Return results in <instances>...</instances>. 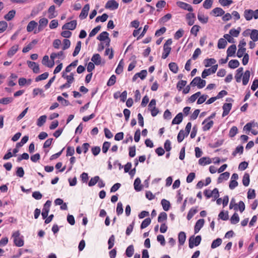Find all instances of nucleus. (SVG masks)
Here are the masks:
<instances>
[{"mask_svg": "<svg viewBox=\"0 0 258 258\" xmlns=\"http://www.w3.org/2000/svg\"><path fill=\"white\" fill-rule=\"evenodd\" d=\"M205 223V220L203 219H201L198 220L195 226V233H197L200 230V229L203 227Z\"/></svg>", "mask_w": 258, "mask_h": 258, "instance_id": "nucleus-11", "label": "nucleus"}, {"mask_svg": "<svg viewBox=\"0 0 258 258\" xmlns=\"http://www.w3.org/2000/svg\"><path fill=\"white\" fill-rule=\"evenodd\" d=\"M211 13H213L215 16H221L224 14L225 12L221 8H216L212 10Z\"/></svg>", "mask_w": 258, "mask_h": 258, "instance_id": "nucleus-24", "label": "nucleus"}, {"mask_svg": "<svg viewBox=\"0 0 258 258\" xmlns=\"http://www.w3.org/2000/svg\"><path fill=\"white\" fill-rule=\"evenodd\" d=\"M240 31H241L240 27H238L237 28V29H232L230 30L229 34L234 37H237L238 36Z\"/></svg>", "mask_w": 258, "mask_h": 258, "instance_id": "nucleus-45", "label": "nucleus"}, {"mask_svg": "<svg viewBox=\"0 0 258 258\" xmlns=\"http://www.w3.org/2000/svg\"><path fill=\"white\" fill-rule=\"evenodd\" d=\"M243 75V68H239L236 71V74L235 76V78L237 82H240L241 81V77Z\"/></svg>", "mask_w": 258, "mask_h": 258, "instance_id": "nucleus-23", "label": "nucleus"}, {"mask_svg": "<svg viewBox=\"0 0 258 258\" xmlns=\"http://www.w3.org/2000/svg\"><path fill=\"white\" fill-rule=\"evenodd\" d=\"M211 159L208 157H204L200 158L199 160V164L201 165L204 166L207 164L211 163Z\"/></svg>", "mask_w": 258, "mask_h": 258, "instance_id": "nucleus-17", "label": "nucleus"}, {"mask_svg": "<svg viewBox=\"0 0 258 258\" xmlns=\"http://www.w3.org/2000/svg\"><path fill=\"white\" fill-rule=\"evenodd\" d=\"M250 38L253 41H256L258 40V30L253 29L251 31L250 33Z\"/></svg>", "mask_w": 258, "mask_h": 258, "instance_id": "nucleus-41", "label": "nucleus"}, {"mask_svg": "<svg viewBox=\"0 0 258 258\" xmlns=\"http://www.w3.org/2000/svg\"><path fill=\"white\" fill-rule=\"evenodd\" d=\"M37 26V23H36L34 21H30L27 26V30L28 32H31L32 31L35 27Z\"/></svg>", "mask_w": 258, "mask_h": 258, "instance_id": "nucleus-28", "label": "nucleus"}, {"mask_svg": "<svg viewBox=\"0 0 258 258\" xmlns=\"http://www.w3.org/2000/svg\"><path fill=\"white\" fill-rule=\"evenodd\" d=\"M239 66L238 60L236 59H232L229 61L228 66L231 69H235Z\"/></svg>", "mask_w": 258, "mask_h": 258, "instance_id": "nucleus-31", "label": "nucleus"}, {"mask_svg": "<svg viewBox=\"0 0 258 258\" xmlns=\"http://www.w3.org/2000/svg\"><path fill=\"white\" fill-rule=\"evenodd\" d=\"M77 24V21L73 20L63 25L62 27V29L64 30H73L76 28Z\"/></svg>", "mask_w": 258, "mask_h": 258, "instance_id": "nucleus-7", "label": "nucleus"}, {"mask_svg": "<svg viewBox=\"0 0 258 258\" xmlns=\"http://www.w3.org/2000/svg\"><path fill=\"white\" fill-rule=\"evenodd\" d=\"M237 127L235 126H233L231 128L229 131V136L231 138L234 137L237 134Z\"/></svg>", "mask_w": 258, "mask_h": 258, "instance_id": "nucleus-52", "label": "nucleus"}, {"mask_svg": "<svg viewBox=\"0 0 258 258\" xmlns=\"http://www.w3.org/2000/svg\"><path fill=\"white\" fill-rule=\"evenodd\" d=\"M231 223L233 224H235L239 221V218L238 214L235 213L230 219Z\"/></svg>", "mask_w": 258, "mask_h": 258, "instance_id": "nucleus-51", "label": "nucleus"}, {"mask_svg": "<svg viewBox=\"0 0 258 258\" xmlns=\"http://www.w3.org/2000/svg\"><path fill=\"white\" fill-rule=\"evenodd\" d=\"M19 236L20 233L19 231H16L13 234L15 244L18 247H21L24 245V241Z\"/></svg>", "mask_w": 258, "mask_h": 258, "instance_id": "nucleus-4", "label": "nucleus"}, {"mask_svg": "<svg viewBox=\"0 0 258 258\" xmlns=\"http://www.w3.org/2000/svg\"><path fill=\"white\" fill-rule=\"evenodd\" d=\"M214 122L213 120H210L207 122L203 127V130L204 131L209 130L213 125Z\"/></svg>", "mask_w": 258, "mask_h": 258, "instance_id": "nucleus-59", "label": "nucleus"}, {"mask_svg": "<svg viewBox=\"0 0 258 258\" xmlns=\"http://www.w3.org/2000/svg\"><path fill=\"white\" fill-rule=\"evenodd\" d=\"M213 0H205L203 3V7L206 9H209L212 7Z\"/></svg>", "mask_w": 258, "mask_h": 258, "instance_id": "nucleus-54", "label": "nucleus"}, {"mask_svg": "<svg viewBox=\"0 0 258 258\" xmlns=\"http://www.w3.org/2000/svg\"><path fill=\"white\" fill-rule=\"evenodd\" d=\"M151 220L150 218H146L141 223V229H144L148 226L151 223Z\"/></svg>", "mask_w": 258, "mask_h": 258, "instance_id": "nucleus-46", "label": "nucleus"}, {"mask_svg": "<svg viewBox=\"0 0 258 258\" xmlns=\"http://www.w3.org/2000/svg\"><path fill=\"white\" fill-rule=\"evenodd\" d=\"M222 243V239L220 238H218L214 240L211 244L212 248H215L219 246Z\"/></svg>", "mask_w": 258, "mask_h": 258, "instance_id": "nucleus-43", "label": "nucleus"}, {"mask_svg": "<svg viewBox=\"0 0 258 258\" xmlns=\"http://www.w3.org/2000/svg\"><path fill=\"white\" fill-rule=\"evenodd\" d=\"M249 175L248 173H245L243 177L242 183L244 186H247L249 185Z\"/></svg>", "mask_w": 258, "mask_h": 258, "instance_id": "nucleus-38", "label": "nucleus"}, {"mask_svg": "<svg viewBox=\"0 0 258 258\" xmlns=\"http://www.w3.org/2000/svg\"><path fill=\"white\" fill-rule=\"evenodd\" d=\"M250 73L249 71L247 70L245 72L243 78H242V84L243 85H246L249 81L250 78Z\"/></svg>", "mask_w": 258, "mask_h": 258, "instance_id": "nucleus-19", "label": "nucleus"}, {"mask_svg": "<svg viewBox=\"0 0 258 258\" xmlns=\"http://www.w3.org/2000/svg\"><path fill=\"white\" fill-rule=\"evenodd\" d=\"M89 9L90 6L89 4H86L84 6L79 16L81 19H84L87 17Z\"/></svg>", "mask_w": 258, "mask_h": 258, "instance_id": "nucleus-9", "label": "nucleus"}, {"mask_svg": "<svg viewBox=\"0 0 258 258\" xmlns=\"http://www.w3.org/2000/svg\"><path fill=\"white\" fill-rule=\"evenodd\" d=\"M140 184H141V180L139 177H138L135 179V180L134 181V188L136 191H140L142 189V186L141 185H140Z\"/></svg>", "mask_w": 258, "mask_h": 258, "instance_id": "nucleus-30", "label": "nucleus"}, {"mask_svg": "<svg viewBox=\"0 0 258 258\" xmlns=\"http://www.w3.org/2000/svg\"><path fill=\"white\" fill-rule=\"evenodd\" d=\"M81 44H82L81 41H79L77 42V45H76L75 50H74V51L73 53V56H77L78 54V53H79V52L81 50Z\"/></svg>", "mask_w": 258, "mask_h": 258, "instance_id": "nucleus-40", "label": "nucleus"}, {"mask_svg": "<svg viewBox=\"0 0 258 258\" xmlns=\"http://www.w3.org/2000/svg\"><path fill=\"white\" fill-rule=\"evenodd\" d=\"M171 48L170 47L163 46L164 52L162 55V58L163 59H165L168 57L171 51Z\"/></svg>", "mask_w": 258, "mask_h": 258, "instance_id": "nucleus-33", "label": "nucleus"}, {"mask_svg": "<svg viewBox=\"0 0 258 258\" xmlns=\"http://www.w3.org/2000/svg\"><path fill=\"white\" fill-rule=\"evenodd\" d=\"M48 13L49 14L48 18L49 19H52L56 17V15L54 14L55 13V6L52 5L49 7L48 10Z\"/></svg>", "mask_w": 258, "mask_h": 258, "instance_id": "nucleus-39", "label": "nucleus"}, {"mask_svg": "<svg viewBox=\"0 0 258 258\" xmlns=\"http://www.w3.org/2000/svg\"><path fill=\"white\" fill-rule=\"evenodd\" d=\"M201 236L200 235L197 236L195 238L194 236H191L189 239V247L192 248L195 246H198L200 244L201 241Z\"/></svg>", "mask_w": 258, "mask_h": 258, "instance_id": "nucleus-2", "label": "nucleus"}, {"mask_svg": "<svg viewBox=\"0 0 258 258\" xmlns=\"http://www.w3.org/2000/svg\"><path fill=\"white\" fill-rule=\"evenodd\" d=\"M186 18L188 20V25L191 26L194 24L195 15L194 13H188L186 16Z\"/></svg>", "mask_w": 258, "mask_h": 258, "instance_id": "nucleus-18", "label": "nucleus"}, {"mask_svg": "<svg viewBox=\"0 0 258 258\" xmlns=\"http://www.w3.org/2000/svg\"><path fill=\"white\" fill-rule=\"evenodd\" d=\"M177 4L179 7L183 10H187L189 12H192L193 11L192 7L187 3L182 2H178L177 3Z\"/></svg>", "mask_w": 258, "mask_h": 258, "instance_id": "nucleus-10", "label": "nucleus"}, {"mask_svg": "<svg viewBox=\"0 0 258 258\" xmlns=\"http://www.w3.org/2000/svg\"><path fill=\"white\" fill-rule=\"evenodd\" d=\"M48 22V20L45 18L40 19L39 21V25L38 28V31H42L47 26Z\"/></svg>", "mask_w": 258, "mask_h": 258, "instance_id": "nucleus-14", "label": "nucleus"}, {"mask_svg": "<svg viewBox=\"0 0 258 258\" xmlns=\"http://www.w3.org/2000/svg\"><path fill=\"white\" fill-rule=\"evenodd\" d=\"M204 61L206 62L205 66L206 67H208L211 65L215 63L216 60L214 58H207L204 60Z\"/></svg>", "mask_w": 258, "mask_h": 258, "instance_id": "nucleus-57", "label": "nucleus"}, {"mask_svg": "<svg viewBox=\"0 0 258 258\" xmlns=\"http://www.w3.org/2000/svg\"><path fill=\"white\" fill-rule=\"evenodd\" d=\"M236 50V46L235 44H232L230 46L227 50V57L234 56Z\"/></svg>", "mask_w": 258, "mask_h": 258, "instance_id": "nucleus-13", "label": "nucleus"}, {"mask_svg": "<svg viewBox=\"0 0 258 258\" xmlns=\"http://www.w3.org/2000/svg\"><path fill=\"white\" fill-rule=\"evenodd\" d=\"M253 11L250 9L245 10L244 12V16L247 21L251 20L253 18Z\"/></svg>", "mask_w": 258, "mask_h": 258, "instance_id": "nucleus-15", "label": "nucleus"}, {"mask_svg": "<svg viewBox=\"0 0 258 258\" xmlns=\"http://www.w3.org/2000/svg\"><path fill=\"white\" fill-rule=\"evenodd\" d=\"M57 101L61 102V103L64 106H68L70 105V102L68 100L64 99L61 96H59L57 98Z\"/></svg>", "mask_w": 258, "mask_h": 258, "instance_id": "nucleus-62", "label": "nucleus"}, {"mask_svg": "<svg viewBox=\"0 0 258 258\" xmlns=\"http://www.w3.org/2000/svg\"><path fill=\"white\" fill-rule=\"evenodd\" d=\"M206 82L201 79L200 77H195L190 82V85L192 86H197L199 89L203 88L206 86Z\"/></svg>", "mask_w": 258, "mask_h": 258, "instance_id": "nucleus-1", "label": "nucleus"}, {"mask_svg": "<svg viewBox=\"0 0 258 258\" xmlns=\"http://www.w3.org/2000/svg\"><path fill=\"white\" fill-rule=\"evenodd\" d=\"M100 178L98 176H95V177L91 178L90 180L88 183V185L89 186H93L95 185L97 182L99 180Z\"/></svg>", "mask_w": 258, "mask_h": 258, "instance_id": "nucleus-44", "label": "nucleus"}, {"mask_svg": "<svg viewBox=\"0 0 258 258\" xmlns=\"http://www.w3.org/2000/svg\"><path fill=\"white\" fill-rule=\"evenodd\" d=\"M48 73L47 72H45L38 76H37L36 78H35V81L36 82H39L40 81H41V80H45L48 77Z\"/></svg>", "mask_w": 258, "mask_h": 258, "instance_id": "nucleus-48", "label": "nucleus"}, {"mask_svg": "<svg viewBox=\"0 0 258 258\" xmlns=\"http://www.w3.org/2000/svg\"><path fill=\"white\" fill-rule=\"evenodd\" d=\"M227 44V42L225 39L220 38L218 40V47L219 49H223L226 47Z\"/></svg>", "mask_w": 258, "mask_h": 258, "instance_id": "nucleus-35", "label": "nucleus"}, {"mask_svg": "<svg viewBox=\"0 0 258 258\" xmlns=\"http://www.w3.org/2000/svg\"><path fill=\"white\" fill-rule=\"evenodd\" d=\"M230 176V173L228 172H225L221 173L218 178V183H221L223 180H227Z\"/></svg>", "mask_w": 258, "mask_h": 258, "instance_id": "nucleus-25", "label": "nucleus"}, {"mask_svg": "<svg viewBox=\"0 0 258 258\" xmlns=\"http://www.w3.org/2000/svg\"><path fill=\"white\" fill-rule=\"evenodd\" d=\"M187 83V82L186 81L184 80H181L179 81L177 84V89L178 91H180L182 88L184 87Z\"/></svg>", "mask_w": 258, "mask_h": 258, "instance_id": "nucleus-64", "label": "nucleus"}, {"mask_svg": "<svg viewBox=\"0 0 258 258\" xmlns=\"http://www.w3.org/2000/svg\"><path fill=\"white\" fill-rule=\"evenodd\" d=\"M47 116L45 115H43L39 117L37 119V125L38 126H42L44 123L46 122Z\"/></svg>", "mask_w": 258, "mask_h": 258, "instance_id": "nucleus-36", "label": "nucleus"}, {"mask_svg": "<svg viewBox=\"0 0 258 258\" xmlns=\"http://www.w3.org/2000/svg\"><path fill=\"white\" fill-rule=\"evenodd\" d=\"M243 151V147L241 145L237 146L235 151L233 152L232 155L233 156H235L236 154L238 153L240 154H242Z\"/></svg>", "mask_w": 258, "mask_h": 258, "instance_id": "nucleus-56", "label": "nucleus"}, {"mask_svg": "<svg viewBox=\"0 0 258 258\" xmlns=\"http://www.w3.org/2000/svg\"><path fill=\"white\" fill-rule=\"evenodd\" d=\"M198 212V210L197 208L194 209L191 208L188 212L187 215V220H190L194 215L196 214Z\"/></svg>", "mask_w": 258, "mask_h": 258, "instance_id": "nucleus-50", "label": "nucleus"}, {"mask_svg": "<svg viewBox=\"0 0 258 258\" xmlns=\"http://www.w3.org/2000/svg\"><path fill=\"white\" fill-rule=\"evenodd\" d=\"M198 20L202 23L206 24L208 21V17H205L203 14H198Z\"/></svg>", "mask_w": 258, "mask_h": 258, "instance_id": "nucleus-47", "label": "nucleus"}, {"mask_svg": "<svg viewBox=\"0 0 258 258\" xmlns=\"http://www.w3.org/2000/svg\"><path fill=\"white\" fill-rule=\"evenodd\" d=\"M218 216L219 218L223 220H227L228 219V213L227 211H226L225 213L223 211H221Z\"/></svg>", "mask_w": 258, "mask_h": 258, "instance_id": "nucleus-60", "label": "nucleus"}, {"mask_svg": "<svg viewBox=\"0 0 258 258\" xmlns=\"http://www.w3.org/2000/svg\"><path fill=\"white\" fill-rule=\"evenodd\" d=\"M13 99L11 97H6L0 99V103L3 104H8L13 101Z\"/></svg>", "mask_w": 258, "mask_h": 258, "instance_id": "nucleus-58", "label": "nucleus"}, {"mask_svg": "<svg viewBox=\"0 0 258 258\" xmlns=\"http://www.w3.org/2000/svg\"><path fill=\"white\" fill-rule=\"evenodd\" d=\"M218 67V64H215L210 69H205L202 73V77L205 79L210 74H214L216 72Z\"/></svg>", "mask_w": 258, "mask_h": 258, "instance_id": "nucleus-3", "label": "nucleus"}, {"mask_svg": "<svg viewBox=\"0 0 258 258\" xmlns=\"http://www.w3.org/2000/svg\"><path fill=\"white\" fill-rule=\"evenodd\" d=\"M108 17V16L106 14H103L101 16H98L95 20L96 22H98L99 21H101L102 22H104L106 21Z\"/></svg>", "mask_w": 258, "mask_h": 258, "instance_id": "nucleus-53", "label": "nucleus"}, {"mask_svg": "<svg viewBox=\"0 0 258 258\" xmlns=\"http://www.w3.org/2000/svg\"><path fill=\"white\" fill-rule=\"evenodd\" d=\"M200 27L199 25H194L190 30V33L197 36L198 32L199 31Z\"/></svg>", "mask_w": 258, "mask_h": 258, "instance_id": "nucleus-63", "label": "nucleus"}, {"mask_svg": "<svg viewBox=\"0 0 258 258\" xmlns=\"http://www.w3.org/2000/svg\"><path fill=\"white\" fill-rule=\"evenodd\" d=\"M118 3L115 0H109L106 3L105 8L111 10H114L118 8Z\"/></svg>", "mask_w": 258, "mask_h": 258, "instance_id": "nucleus-6", "label": "nucleus"}, {"mask_svg": "<svg viewBox=\"0 0 258 258\" xmlns=\"http://www.w3.org/2000/svg\"><path fill=\"white\" fill-rule=\"evenodd\" d=\"M161 204L164 211H167L169 210L170 208V203L168 201L165 199H162L161 200Z\"/></svg>", "mask_w": 258, "mask_h": 258, "instance_id": "nucleus-27", "label": "nucleus"}, {"mask_svg": "<svg viewBox=\"0 0 258 258\" xmlns=\"http://www.w3.org/2000/svg\"><path fill=\"white\" fill-rule=\"evenodd\" d=\"M183 119V115L181 112L178 113L176 116L174 118V119L172 121V124H179L182 120Z\"/></svg>", "mask_w": 258, "mask_h": 258, "instance_id": "nucleus-16", "label": "nucleus"}, {"mask_svg": "<svg viewBox=\"0 0 258 258\" xmlns=\"http://www.w3.org/2000/svg\"><path fill=\"white\" fill-rule=\"evenodd\" d=\"M51 204V202L49 200H48L46 202L43 206L41 215L43 219H46L48 216Z\"/></svg>", "mask_w": 258, "mask_h": 258, "instance_id": "nucleus-5", "label": "nucleus"}, {"mask_svg": "<svg viewBox=\"0 0 258 258\" xmlns=\"http://www.w3.org/2000/svg\"><path fill=\"white\" fill-rule=\"evenodd\" d=\"M108 36H109L108 33L106 31H104V32H102V33H101L98 36L97 38L98 40H99L101 41H105V40L108 39V38H109Z\"/></svg>", "mask_w": 258, "mask_h": 258, "instance_id": "nucleus-26", "label": "nucleus"}, {"mask_svg": "<svg viewBox=\"0 0 258 258\" xmlns=\"http://www.w3.org/2000/svg\"><path fill=\"white\" fill-rule=\"evenodd\" d=\"M185 137H186L185 136V133L184 132L183 130H180L177 136V141L179 143L181 142Z\"/></svg>", "mask_w": 258, "mask_h": 258, "instance_id": "nucleus-55", "label": "nucleus"}, {"mask_svg": "<svg viewBox=\"0 0 258 258\" xmlns=\"http://www.w3.org/2000/svg\"><path fill=\"white\" fill-rule=\"evenodd\" d=\"M124 62L123 59H121L118 64L117 68L115 70V73L119 75L123 72Z\"/></svg>", "mask_w": 258, "mask_h": 258, "instance_id": "nucleus-32", "label": "nucleus"}, {"mask_svg": "<svg viewBox=\"0 0 258 258\" xmlns=\"http://www.w3.org/2000/svg\"><path fill=\"white\" fill-rule=\"evenodd\" d=\"M29 139V137L27 136H25L22 138L21 141L19 143H17L16 144L17 148H19L20 147L22 146L24 144L26 143Z\"/></svg>", "mask_w": 258, "mask_h": 258, "instance_id": "nucleus-49", "label": "nucleus"}, {"mask_svg": "<svg viewBox=\"0 0 258 258\" xmlns=\"http://www.w3.org/2000/svg\"><path fill=\"white\" fill-rule=\"evenodd\" d=\"M15 10H11L4 16V18L7 21H10L15 17Z\"/></svg>", "mask_w": 258, "mask_h": 258, "instance_id": "nucleus-34", "label": "nucleus"}, {"mask_svg": "<svg viewBox=\"0 0 258 258\" xmlns=\"http://www.w3.org/2000/svg\"><path fill=\"white\" fill-rule=\"evenodd\" d=\"M169 68L170 71L174 73H176L178 72V68L177 64L175 62H170L169 64Z\"/></svg>", "mask_w": 258, "mask_h": 258, "instance_id": "nucleus-42", "label": "nucleus"}, {"mask_svg": "<svg viewBox=\"0 0 258 258\" xmlns=\"http://www.w3.org/2000/svg\"><path fill=\"white\" fill-rule=\"evenodd\" d=\"M19 48L18 45H15L13 46L8 51L7 55L9 57L13 56L18 51Z\"/></svg>", "mask_w": 258, "mask_h": 258, "instance_id": "nucleus-21", "label": "nucleus"}, {"mask_svg": "<svg viewBox=\"0 0 258 258\" xmlns=\"http://www.w3.org/2000/svg\"><path fill=\"white\" fill-rule=\"evenodd\" d=\"M186 237V234L184 232L181 231L179 233L178 239L180 245H182L184 243Z\"/></svg>", "mask_w": 258, "mask_h": 258, "instance_id": "nucleus-22", "label": "nucleus"}, {"mask_svg": "<svg viewBox=\"0 0 258 258\" xmlns=\"http://www.w3.org/2000/svg\"><path fill=\"white\" fill-rule=\"evenodd\" d=\"M167 219V214L164 212H161L158 218V222L159 223L163 222V221H166Z\"/></svg>", "mask_w": 258, "mask_h": 258, "instance_id": "nucleus-37", "label": "nucleus"}, {"mask_svg": "<svg viewBox=\"0 0 258 258\" xmlns=\"http://www.w3.org/2000/svg\"><path fill=\"white\" fill-rule=\"evenodd\" d=\"M134 252V247L133 245H129L126 249L125 254L126 255L130 257L133 256Z\"/></svg>", "mask_w": 258, "mask_h": 258, "instance_id": "nucleus-29", "label": "nucleus"}, {"mask_svg": "<svg viewBox=\"0 0 258 258\" xmlns=\"http://www.w3.org/2000/svg\"><path fill=\"white\" fill-rule=\"evenodd\" d=\"M232 104L231 103H225L223 104L222 107L223 109V112L222 113V116L224 117L228 115L231 109Z\"/></svg>", "mask_w": 258, "mask_h": 258, "instance_id": "nucleus-12", "label": "nucleus"}, {"mask_svg": "<svg viewBox=\"0 0 258 258\" xmlns=\"http://www.w3.org/2000/svg\"><path fill=\"white\" fill-rule=\"evenodd\" d=\"M27 64H28V67L30 68H31V69H32V70L34 73L38 74L39 73L40 71H39V67L38 64H37V63H36L35 62L29 61V60L27 61Z\"/></svg>", "mask_w": 258, "mask_h": 258, "instance_id": "nucleus-8", "label": "nucleus"}, {"mask_svg": "<svg viewBox=\"0 0 258 258\" xmlns=\"http://www.w3.org/2000/svg\"><path fill=\"white\" fill-rule=\"evenodd\" d=\"M91 60L96 64L99 65L101 64V58L99 54L96 53L93 55Z\"/></svg>", "mask_w": 258, "mask_h": 258, "instance_id": "nucleus-20", "label": "nucleus"}, {"mask_svg": "<svg viewBox=\"0 0 258 258\" xmlns=\"http://www.w3.org/2000/svg\"><path fill=\"white\" fill-rule=\"evenodd\" d=\"M100 29H101L100 26H97V27H96L95 28L93 29L92 30V31L90 32V33H89V37H92L95 36L98 33V32L100 30Z\"/></svg>", "mask_w": 258, "mask_h": 258, "instance_id": "nucleus-61", "label": "nucleus"}]
</instances>
